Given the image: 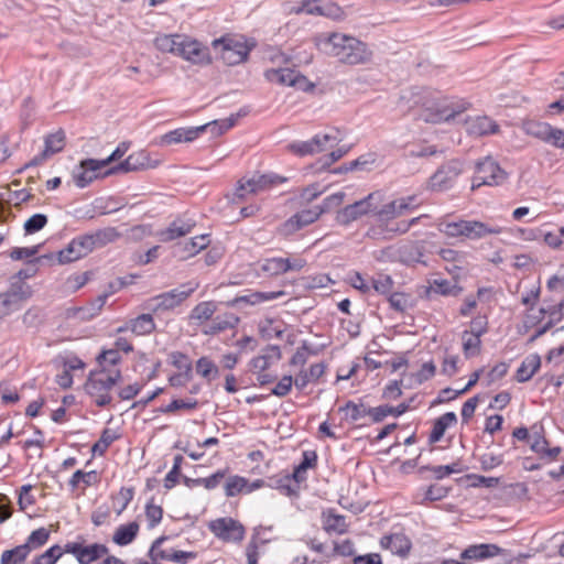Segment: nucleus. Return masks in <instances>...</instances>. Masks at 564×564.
I'll list each match as a JSON object with an SVG mask.
<instances>
[{
  "label": "nucleus",
  "instance_id": "nucleus-23",
  "mask_svg": "<svg viewBox=\"0 0 564 564\" xmlns=\"http://www.w3.org/2000/svg\"><path fill=\"white\" fill-rule=\"evenodd\" d=\"M467 132L470 135L484 137L499 132L498 123L487 116H476L466 122Z\"/></svg>",
  "mask_w": 564,
  "mask_h": 564
},
{
  "label": "nucleus",
  "instance_id": "nucleus-31",
  "mask_svg": "<svg viewBox=\"0 0 564 564\" xmlns=\"http://www.w3.org/2000/svg\"><path fill=\"white\" fill-rule=\"evenodd\" d=\"M541 366V358L536 354L527 356L517 370L516 379L519 382L529 381Z\"/></svg>",
  "mask_w": 564,
  "mask_h": 564
},
{
  "label": "nucleus",
  "instance_id": "nucleus-39",
  "mask_svg": "<svg viewBox=\"0 0 564 564\" xmlns=\"http://www.w3.org/2000/svg\"><path fill=\"white\" fill-rule=\"evenodd\" d=\"M430 292L445 296H456L462 292V288L456 282L452 283L445 279H434L430 282Z\"/></svg>",
  "mask_w": 564,
  "mask_h": 564
},
{
  "label": "nucleus",
  "instance_id": "nucleus-58",
  "mask_svg": "<svg viewBox=\"0 0 564 564\" xmlns=\"http://www.w3.org/2000/svg\"><path fill=\"white\" fill-rule=\"evenodd\" d=\"M289 150L300 156H305V155H311V154L316 153V151L313 147L312 140L293 142L289 145Z\"/></svg>",
  "mask_w": 564,
  "mask_h": 564
},
{
  "label": "nucleus",
  "instance_id": "nucleus-60",
  "mask_svg": "<svg viewBox=\"0 0 564 564\" xmlns=\"http://www.w3.org/2000/svg\"><path fill=\"white\" fill-rule=\"evenodd\" d=\"M162 516L163 510L161 507L151 503L147 505L145 518L150 529L154 528L162 520Z\"/></svg>",
  "mask_w": 564,
  "mask_h": 564
},
{
  "label": "nucleus",
  "instance_id": "nucleus-56",
  "mask_svg": "<svg viewBox=\"0 0 564 564\" xmlns=\"http://www.w3.org/2000/svg\"><path fill=\"white\" fill-rule=\"evenodd\" d=\"M392 288L393 281L389 275L379 274L372 279V289L380 294H389Z\"/></svg>",
  "mask_w": 564,
  "mask_h": 564
},
{
  "label": "nucleus",
  "instance_id": "nucleus-46",
  "mask_svg": "<svg viewBox=\"0 0 564 564\" xmlns=\"http://www.w3.org/2000/svg\"><path fill=\"white\" fill-rule=\"evenodd\" d=\"M120 361V352L113 348L102 350L97 357L100 369H109L110 366H117Z\"/></svg>",
  "mask_w": 564,
  "mask_h": 564
},
{
  "label": "nucleus",
  "instance_id": "nucleus-17",
  "mask_svg": "<svg viewBox=\"0 0 564 564\" xmlns=\"http://www.w3.org/2000/svg\"><path fill=\"white\" fill-rule=\"evenodd\" d=\"M105 167L100 160L86 159L83 160L73 170V180L78 187H85L89 185L94 180L100 175V170Z\"/></svg>",
  "mask_w": 564,
  "mask_h": 564
},
{
  "label": "nucleus",
  "instance_id": "nucleus-24",
  "mask_svg": "<svg viewBox=\"0 0 564 564\" xmlns=\"http://www.w3.org/2000/svg\"><path fill=\"white\" fill-rule=\"evenodd\" d=\"M381 547L389 550L392 554L405 556L411 550L412 543L403 533L384 535L380 540Z\"/></svg>",
  "mask_w": 564,
  "mask_h": 564
},
{
  "label": "nucleus",
  "instance_id": "nucleus-15",
  "mask_svg": "<svg viewBox=\"0 0 564 564\" xmlns=\"http://www.w3.org/2000/svg\"><path fill=\"white\" fill-rule=\"evenodd\" d=\"M210 531L225 542H240L245 536L243 527L231 518H220L209 523Z\"/></svg>",
  "mask_w": 564,
  "mask_h": 564
},
{
  "label": "nucleus",
  "instance_id": "nucleus-26",
  "mask_svg": "<svg viewBox=\"0 0 564 564\" xmlns=\"http://www.w3.org/2000/svg\"><path fill=\"white\" fill-rule=\"evenodd\" d=\"M502 550L496 544L470 545L463 551L460 557L464 560H485L499 555Z\"/></svg>",
  "mask_w": 564,
  "mask_h": 564
},
{
  "label": "nucleus",
  "instance_id": "nucleus-22",
  "mask_svg": "<svg viewBox=\"0 0 564 564\" xmlns=\"http://www.w3.org/2000/svg\"><path fill=\"white\" fill-rule=\"evenodd\" d=\"M280 359V348L278 346L271 345L265 347L259 356L250 360L249 369L253 373L263 372Z\"/></svg>",
  "mask_w": 564,
  "mask_h": 564
},
{
  "label": "nucleus",
  "instance_id": "nucleus-49",
  "mask_svg": "<svg viewBox=\"0 0 564 564\" xmlns=\"http://www.w3.org/2000/svg\"><path fill=\"white\" fill-rule=\"evenodd\" d=\"M436 371V366L433 361H429L422 365L421 369L416 372L410 376L411 384H421L424 381L430 380L434 377Z\"/></svg>",
  "mask_w": 564,
  "mask_h": 564
},
{
  "label": "nucleus",
  "instance_id": "nucleus-21",
  "mask_svg": "<svg viewBox=\"0 0 564 564\" xmlns=\"http://www.w3.org/2000/svg\"><path fill=\"white\" fill-rule=\"evenodd\" d=\"M464 111V107L454 105H437L435 108H426L422 112V119L425 122L441 123L454 119Z\"/></svg>",
  "mask_w": 564,
  "mask_h": 564
},
{
  "label": "nucleus",
  "instance_id": "nucleus-44",
  "mask_svg": "<svg viewBox=\"0 0 564 564\" xmlns=\"http://www.w3.org/2000/svg\"><path fill=\"white\" fill-rule=\"evenodd\" d=\"M316 454L314 452H304L301 464L294 469L293 478L297 482H302L306 479V471L313 467L316 463Z\"/></svg>",
  "mask_w": 564,
  "mask_h": 564
},
{
  "label": "nucleus",
  "instance_id": "nucleus-42",
  "mask_svg": "<svg viewBox=\"0 0 564 564\" xmlns=\"http://www.w3.org/2000/svg\"><path fill=\"white\" fill-rule=\"evenodd\" d=\"M522 129L528 135L545 141L547 131H550V124L546 122L528 120L523 122Z\"/></svg>",
  "mask_w": 564,
  "mask_h": 564
},
{
  "label": "nucleus",
  "instance_id": "nucleus-11",
  "mask_svg": "<svg viewBox=\"0 0 564 564\" xmlns=\"http://www.w3.org/2000/svg\"><path fill=\"white\" fill-rule=\"evenodd\" d=\"M220 50L221 59L228 65H237L246 61L250 47L242 39L223 37L213 42Z\"/></svg>",
  "mask_w": 564,
  "mask_h": 564
},
{
  "label": "nucleus",
  "instance_id": "nucleus-7",
  "mask_svg": "<svg viewBox=\"0 0 564 564\" xmlns=\"http://www.w3.org/2000/svg\"><path fill=\"white\" fill-rule=\"evenodd\" d=\"M236 121L237 116H231L229 118L215 120L199 127L178 128L162 135L161 143L164 145H170L181 142H192L198 138L200 133L208 129L210 130L212 134L220 135L232 128L236 124Z\"/></svg>",
  "mask_w": 564,
  "mask_h": 564
},
{
  "label": "nucleus",
  "instance_id": "nucleus-35",
  "mask_svg": "<svg viewBox=\"0 0 564 564\" xmlns=\"http://www.w3.org/2000/svg\"><path fill=\"white\" fill-rule=\"evenodd\" d=\"M457 422L456 414L454 412H446L435 420L433 429L430 434V442H438L445 434V431Z\"/></svg>",
  "mask_w": 564,
  "mask_h": 564
},
{
  "label": "nucleus",
  "instance_id": "nucleus-37",
  "mask_svg": "<svg viewBox=\"0 0 564 564\" xmlns=\"http://www.w3.org/2000/svg\"><path fill=\"white\" fill-rule=\"evenodd\" d=\"M31 553L25 543L18 545L11 550H6L1 554V564H21Z\"/></svg>",
  "mask_w": 564,
  "mask_h": 564
},
{
  "label": "nucleus",
  "instance_id": "nucleus-13",
  "mask_svg": "<svg viewBox=\"0 0 564 564\" xmlns=\"http://www.w3.org/2000/svg\"><path fill=\"white\" fill-rule=\"evenodd\" d=\"M463 172V164L457 160H452L442 165L429 181V187L432 191H446L453 186L455 180Z\"/></svg>",
  "mask_w": 564,
  "mask_h": 564
},
{
  "label": "nucleus",
  "instance_id": "nucleus-27",
  "mask_svg": "<svg viewBox=\"0 0 564 564\" xmlns=\"http://www.w3.org/2000/svg\"><path fill=\"white\" fill-rule=\"evenodd\" d=\"M263 485V480H256L251 485L248 480L240 476L229 477L225 484V492L228 497H235L240 492H251L254 489L260 488Z\"/></svg>",
  "mask_w": 564,
  "mask_h": 564
},
{
  "label": "nucleus",
  "instance_id": "nucleus-32",
  "mask_svg": "<svg viewBox=\"0 0 564 564\" xmlns=\"http://www.w3.org/2000/svg\"><path fill=\"white\" fill-rule=\"evenodd\" d=\"M283 295V292H253L248 295L237 296L227 302L228 306H238L239 304L256 305L265 301H271Z\"/></svg>",
  "mask_w": 564,
  "mask_h": 564
},
{
  "label": "nucleus",
  "instance_id": "nucleus-1",
  "mask_svg": "<svg viewBox=\"0 0 564 564\" xmlns=\"http://www.w3.org/2000/svg\"><path fill=\"white\" fill-rule=\"evenodd\" d=\"M420 206L415 195H409L395 198L384 204L380 216L386 220V224L371 230L370 235L375 240H388L395 236L406 234L412 226L416 225L421 218L426 215L411 218L409 220H397V218L414 210Z\"/></svg>",
  "mask_w": 564,
  "mask_h": 564
},
{
  "label": "nucleus",
  "instance_id": "nucleus-38",
  "mask_svg": "<svg viewBox=\"0 0 564 564\" xmlns=\"http://www.w3.org/2000/svg\"><path fill=\"white\" fill-rule=\"evenodd\" d=\"M197 375L206 379L208 382L216 379L219 375V369L209 357H200L195 366Z\"/></svg>",
  "mask_w": 564,
  "mask_h": 564
},
{
  "label": "nucleus",
  "instance_id": "nucleus-6",
  "mask_svg": "<svg viewBox=\"0 0 564 564\" xmlns=\"http://www.w3.org/2000/svg\"><path fill=\"white\" fill-rule=\"evenodd\" d=\"M121 380L120 369H98L89 372L85 390L97 406H106L112 401L111 390Z\"/></svg>",
  "mask_w": 564,
  "mask_h": 564
},
{
  "label": "nucleus",
  "instance_id": "nucleus-5",
  "mask_svg": "<svg viewBox=\"0 0 564 564\" xmlns=\"http://www.w3.org/2000/svg\"><path fill=\"white\" fill-rule=\"evenodd\" d=\"M436 228L447 238L470 240L501 232V228L497 226H490L478 220L451 219L447 216L437 220Z\"/></svg>",
  "mask_w": 564,
  "mask_h": 564
},
{
  "label": "nucleus",
  "instance_id": "nucleus-3",
  "mask_svg": "<svg viewBox=\"0 0 564 564\" xmlns=\"http://www.w3.org/2000/svg\"><path fill=\"white\" fill-rule=\"evenodd\" d=\"M154 45L161 52L174 54L193 64L206 65L210 63L208 48L185 34L159 35L154 40Z\"/></svg>",
  "mask_w": 564,
  "mask_h": 564
},
{
  "label": "nucleus",
  "instance_id": "nucleus-30",
  "mask_svg": "<svg viewBox=\"0 0 564 564\" xmlns=\"http://www.w3.org/2000/svg\"><path fill=\"white\" fill-rule=\"evenodd\" d=\"M155 324L150 314H142L129 322L128 326H122L117 329V333H122L130 329L135 335H147L154 330Z\"/></svg>",
  "mask_w": 564,
  "mask_h": 564
},
{
  "label": "nucleus",
  "instance_id": "nucleus-59",
  "mask_svg": "<svg viewBox=\"0 0 564 564\" xmlns=\"http://www.w3.org/2000/svg\"><path fill=\"white\" fill-rule=\"evenodd\" d=\"M441 259L447 263L465 262L466 253L451 248H444L438 251Z\"/></svg>",
  "mask_w": 564,
  "mask_h": 564
},
{
  "label": "nucleus",
  "instance_id": "nucleus-57",
  "mask_svg": "<svg viewBox=\"0 0 564 564\" xmlns=\"http://www.w3.org/2000/svg\"><path fill=\"white\" fill-rule=\"evenodd\" d=\"M116 438L117 436L115 433H112L110 430H105L99 441L93 446V452L102 455Z\"/></svg>",
  "mask_w": 564,
  "mask_h": 564
},
{
  "label": "nucleus",
  "instance_id": "nucleus-52",
  "mask_svg": "<svg viewBox=\"0 0 564 564\" xmlns=\"http://www.w3.org/2000/svg\"><path fill=\"white\" fill-rule=\"evenodd\" d=\"M22 323L28 328H36L43 323L42 311L37 307H30L22 315Z\"/></svg>",
  "mask_w": 564,
  "mask_h": 564
},
{
  "label": "nucleus",
  "instance_id": "nucleus-25",
  "mask_svg": "<svg viewBox=\"0 0 564 564\" xmlns=\"http://www.w3.org/2000/svg\"><path fill=\"white\" fill-rule=\"evenodd\" d=\"M239 323V317L234 313H224L217 315L212 322L203 329L205 335H216L227 329L235 328Z\"/></svg>",
  "mask_w": 564,
  "mask_h": 564
},
{
  "label": "nucleus",
  "instance_id": "nucleus-18",
  "mask_svg": "<svg viewBox=\"0 0 564 564\" xmlns=\"http://www.w3.org/2000/svg\"><path fill=\"white\" fill-rule=\"evenodd\" d=\"M165 541L164 536L156 539L151 549L150 556L153 562L158 561H171L180 564H186L189 560L196 557V554L193 552L186 551H173V550H162L160 546Z\"/></svg>",
  "mask_w": 564,
  "mask_h": 564
},
{
  "label": "nucleus",
  "instance_id": "nucleus-10",
  "mask_svg": "<svg viewBox=\"0 0 564 564\" xmlns=\"http://www.w3.org/2000/svg\"><path fill=\"white\" fill-rule=\"evenodd\" d=\"M286 180L276 174H254L249 178H242L238 182L235 196L243 199L248 194H259Z\"/></svg>",
  "mask_w": 564,
  "mask_h": 564
},
{
  "label": "nucleus",
  "instance_id": "nucleus-50",
  "mask_svg": "<svg viewBox=\"0 0 564 564\" xmlns=\"http://www.w3.org/2000/svg\"><path fill=\"white\" fill-rule=\"evenodd\" d=\"M64 552V549H62L59 545H53L44 553L36 556L32 564H55Z\"/></svg>",
  "mask_w": 564,
  "mask_h": 564
},
{
  "label": "nucleus",
  "instance_id": "nucleus-40",
  "mask_svg": "<svg viewBox=\"0 0 564 564\" xmlns=\"http://www.w3.org/2000/svg\"><path fill=\"white\" fill-rule=\"evenodd\" d=\"M65 132L63 130H58L46 135L44 140L45 153L51 156L61 152L65 147Z\"/></svg>",
  "mask_w": 564,
  "mask_h": 564
},
{
  "label": "nucleus",
  "instance_id": "nucleus-48",
  "mask_svg": "<svg viewBox=\"0 0 564 564\" xmlns=\"http://www.w3.org/2000/svg\"><path fill=\"white\" fill-rule=\"evenodd\" d=\"M94 237L95 246H105L109 242L116 241L120 234L113 227H107L100 230H97L96 232L91 234Z\"/></svg>",
  "mask_w": 564,
  "mask_h": 564
},
{
  "label": "nucleus",
  "instance_id": "nucleus-47",
  "mask_svg": "<svg viewBox=\"0 0 564 564\" xmlns=\"http://www.w3.org/2000/svg\"><path fill=\"white\" fill-rule=\"evenodd\" d=\"M50 539V530L46 528H40L33 531L26 539L25 545L29 546L31 552L43 546Z\"/></svg>",
  "mask_w": 564,
  "mask_h": 564
},
{
  "label": "nucleus",
  "instance_id": "nucleus-55",
  "mask_svg": "<svg viewBox=\"0 0 564 564\" xmlns=\"http://www.w3.org/2000/svg\"><path fill=\"white\" fill-rule=\"evenodd\" d=\"M346 412V415L350 417L351 421H358L365 416H367L368 408L364 404H356L351 401L347 402L344 408L340 409Z\"/></svg>",
  "mask_w": 564,
  "mask_h": 564
},
{
  "label": "nucleus",
  "instance_id": "nucleus-2",
  "mask_svg": "<svg viewBox=\"0 0 564 564\" xmlns=\"http://www.w3.org/2000/svg\"><path fill=\"white\" fill-rule=\"evenodd\" d=\"M316 44L323 53L347 65L366 64L372 57L366 43L344 33H322L316 37Z\"/></svg>",
  "mask_w": 564,
  "mask_h": 564
},
{
  "label": "nucleus",
  "instance_id": "nucleus-36",
  "mask_svg": "<svg viewBox=\"0 0 564 564\" xmlns=\"http://www.w3.org/2000/svg\"><path fill=\"white\" fill-rule=\"evenodd\" d=\"M217 310V305L213 301L200 302L194 306L191 311L189 319L195 324L200 325L209 319H213V315Z\"/></svg>",
  "mask_w": 564,
  "mask_h": 564
},
{
  "label": "nucleus",
  "instance_id": "nucleus-51",
  "mask_svg": "<svg viewBox=\"0 0 564 564\" xmlns=\"http://www.w3.org/2000/svg\"><path fill=\"white\" fill-rule=\"evenodd\" d=\"M85 257L77 247L74 240H72L66 248L58 252V261L61 263H69Z\"/></svg>",
  "mask_w": 564,
  "mask_h": 564
},
{
  "label": "nucleus",
  "instance_id": "nucleus-61",
  "mask_svg": "<svg viewBox=\"0 0 564 564\" xmlns=\"http://www.w3.org/2000/svg\"><path fill=\"white\" fill-rule=\"evenodd\" d=\"M321 9L322 17H327L334 20H338L343 17L340 7L332 1L323 0Z\"/></svg>",
  "mask_w": 564,
  "mask_h": 564
},
{
  "label": "nucleus",
  "instance_id": "nucleus-33",
  "mask_svg": "<svg viewBox=\"0 0 564 564\" xmlns=\"http://www.w3.org/2000/svg\"><path fill=\"white\" fill-rule=\"evenodd\" d=\"M209 245V239L206 235H200L192 238L184 245L177 246L176 253L183 259L197 254L200 250Z\"/></svg>",
  "mask_w": 564,
  "mask_h": 564
},
{
  "label": "nucleus",
  "instance_id": "nucleus-45",
  "mask_svg": "<svg viewBox=\"0 0 564 564\" xmlns=\"http://www.w3.org/2000/svg\"><path fill=\"white\" fill-rule=\"evenodd\" d=\"M480 337L470 335L468 330L463 333V350L467 358L476 356L480 349Z\"/></svg>",
  "mask_w": 564,
  "mask_h": 564
},
{
  "label": "nucleus",
  "instance_id": "nucleus-29",
  "mask_svg": "<svg viewBox=\"0 0 564 564\" xmlns=\"http://www.w3.org/2000/svg\"><path fill=\"white\" fill-rule=\"evenodd\" d=\"M324 212L325 209L321 206L303 209L290 218L286 226L292 227L294 230L301 229L318 219Z\"/></svg>",
  "mask_w": 564,
  "mask_h": 564
},
{
  "label": "nucleus",
  "instance_id": "nucleus-28",
  "mask_svg": "<svg viewBox=\"0 0 564 564\" xmlns=\"http://www.w3.org/2000/svg\"><path fill=\"white\" fill-rule=\"evenodd\" d=\"M323 528L328 534H344L348 530L346 517L327 510L323 512Z\"/></svg>",
  "mask_w": 564,
  "mask_h": 564
},
{
  "label": "nucleus",
  "instance_id": "nucleus-63",
  "mask_svg": "<svg viewBox=\"0 0 564 564\" xmlns=\"http://www.w3.org/2000/svg\"><path fill=\"white\" fill-rule=\"evenodd\" d=\"M530 440L531 449L542 457L549 446L545 437L540 432H533V434L530 436Z\"/></svg>",
  "mask_w": 564,
  "mask_h": 564
},
{
  "label": "nucleus",
  "instance_id": "nucleus-54",
  "mask_svg": "<svg viewBox=\"0 0 564 564\" xmlns=\"http://www.w3.org/2000/svg\"><path fill=\"white\" fill-rule=\"evenodd\" d=\"M46 224L47 217L44 214H35L24 223L25 234L31 235L37 232L39 230L43 229Z\"/></svg>",
  "mask_w": 564,
  "mask_h": 564
},
{
  "label": "nucleus",
  "instance_id": "nucleus-53",
  "mask_svg": "<svg viewBox=\"0 0 564 564\" xmlns=\"http://www.w3.org/2000/svg\"><path fill=\"white\" fill-rule=\"evenodd\" d=\"M286 259L272 258L267 259L262 265L263 271L271 275H278L286 272Z\"/></svg>",
  "mask_w": 564,
  "mask_h": 564
},
{
  "label": "nucleus",
  "instance_id": "nucleus-41",
  "mask_svg": "<svg viewBox=\"0 0 564 564\" xmlns=\"http://www.w3.org/2000/svg\"><path fill=\"white\" fill-rule=\"evenodd\" d=\"M311 140L316 153H319L326 150L328 147L337 144L340 141V138L338 137V132L335 131L330 133H318Z\"/></svg>",
  "mask_w": 564,
  "mask_h": 564
},
{
  "label": "nucleus",
  "instance_id": "nucleus-43",
  "mask_svg": "<svg viewBox=\"0 0 564 564\" xmlns=\"http://www.w3.org/2000/svg\"><path fill=\"white\" fill-rule=\"evenodd\" d=\"M169 360L172 366L184 372L185 376L193 377V366L187 355L181 351H172L169 355Z\"/></svg>",
  "mask_w": 564,
  "mask_h": 564
},
{
  "label": "nucleus",
  "instance_id": "nucleus-62",
  "mask_svg": "<svg viewBox=\"0 0 564 564\" xmlns=\"http://www.w3.org/2000/svg\"><path fill=\"white\" fill-rule=\"evenodd\" d=\"M293 383L292 376H284L272 389L271 393L280 398L285 397L290 393Z\"/></svg>",
  "mask_w": 564,
  "mask_h": 564
},
{
  "label": "nucleus",
  "instance_id": "nucleus-14",
  "mask_svg": "<svg viewBox=\"0 0 564 564\" xmlns=\"http://www.w3.org/2000/svg\"><path fill=\"white\" fill-rule=\"evenodd\" d=\"M159 160H153L149 152L141 150L131 153L123 162L119 165L110 169L105 175L119 173V172H135L148 169H154L159 165Z\"/></svg>",
  "mask_w": 564,
  "mask_h": 564
},
{
  "label": "nucleus",
  "instance_id": "nucleus-4",
  "mask_svg": "<svg viewBox=\"0 0 564 564\" xmlns=\"http://www.w3.org/2000/svg\"><path fill=\"white\" fill-rule=\"evenodd\" d=\"M382 202L383 194L379 191L372 192L362 199L349 204L340 209L337 214V220L343 225H348L362 216L373 215L376 220L369 226L366 232L368 238L373 239L370 235L371 230L386 224V220L380 216L381 210L384 208V204H382Z\"/></svg>",
  "mask_w": 564,
  "mask_h": 564
},
{
  "label": "nucleus",
  "instance_id": "nucleus-19",
  "mask_svg": "<svg viewBox=\"0 0 564 564\" xmlns=\"http://www.w3.org/2000/svg\"><path fill=\"white\" fill-rule=\"evenodd\" d=\"M196 221L192 218H176L170 226L160 230L156 236L161 242H170L193 231Z\"/></svg>",
  "mask_w": 564,
  "mask_h": 564
},
{
  "label": "nucleus",
  "instance_id": "nucleus-8",
  "mask_svg": "<svg viewBox=\"0 0 564 564\" xmlns=\"http://www.w3.org/2000/svg\"><path fill=\"white\" fill-rule=\"evenodd\" d=\"M198 288L197 282H188L148 301V308L154 313L172 311L180 306Z\"/></svg>",
  "mask_w": 564,
  "mask_h": 564
},
{
  "label": "nucleus",
  "instance_id": "nucleus-34",
  "mask_svg": "<svg viewBox=\"0 0 564 564\" xmlns=\"http://www.w3.org/2000/svg\"><path fill=\"white\" fill-rule=\"evenodd\" d=\"M139 529L140 527L137 521H132L127 524H121L115 531L112 541L121 546L128 545L135 539Z\"/></svg>",
  "mask_w": 564,
  "mask_h": 564
},
{
  "label": "nucleus",
  "instance_id": "nucleus-9",
  "mask_svg": "<svg viewBox=\"0 0 564 564\" xmlns=\"http://www.w3.org/2000/svg\"><path fill=\"white\" fill-rule=\"evenodd\" d=\"M507 180V173L491 158H485L476 165V173L473 180L471 189L481 185L497 186Z\"/></svg>",
  "mask_w": 564,
  "mask_h": 564
},
{
  "label": "nucleus",
  "instance_id": "nucleus-20",
  "mask_svg": "<svg viewBox=\"0 0 564 564\" xmlns=\"http://www.w3.org/2000/svg\"><path fill=\"white\" fill-rule=\"evenodd\" d=\"M3 297L9 301L13 311L19 310L21 304L33 295V289L25 281L12 280L7 291L1 292Z\"/></svg>",
  "mask_w": 564,
  "mask_h": 564
},
{
  "label": "nucleus",
  "instance_id": "nucleus-12",
  "mask_svg": "<svg viewBox=\"0 0 564 564\" xmlns=\"http://www.w3.org/2000/svg\"><path fill=\"white\" fill-rule=\"evenodd\" d=\"M264 77L270 83L294 87L302 91H308L314 88V84L292 68H270L264 72Z\"/></svg>",
  "mask_w": 564,
  "mask_h": 564
},
{
  "label": "nucleus",
  "instance_id": "nucleus-64",
  "mask_svg": "<svg viewBox=\"0 0 564 564\" xmlns=\"http://www.w3.org/2000/svg\"><path fill=\"white\" fill-rule=\"evenodd\" d=\"M556 148H564V130L550 126L545 141Z\"/></svg>",
  "mask_w": 564,
  "mask_h": 564
},
{
  "label": "nucleus",
  "instance_id": "nucleus-16",
  "mask_svg": "<svg viewBox=\"0 0 564 564\" xmlns=\"http://www.w3.org/2000/svg\"><path fill=\"white\" fill-rule=\"evenodd\" d=\"M65 553H70L76 556L80 564H90L94 561L108 554L109 550L106 545L94 543L90 545H83L78 542H69L64 546Z\"/></svg>",
  "mask_w": 564,
  "mask_h": 564
}]
</instances>
